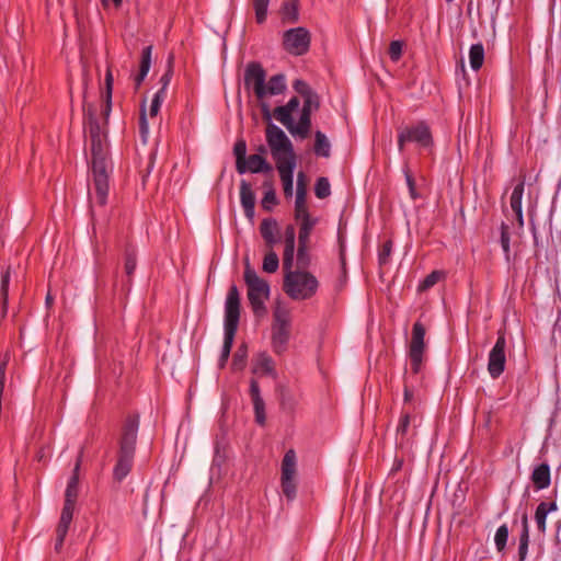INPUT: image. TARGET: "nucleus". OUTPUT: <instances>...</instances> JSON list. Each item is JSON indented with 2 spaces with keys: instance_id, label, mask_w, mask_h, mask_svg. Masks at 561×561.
Returning a JSON list of instances; mask_svg holds the SVG:
<instances>
[{
  "instance_id": "43",
  "label": "nucleus",
  "mask_w": 561,
  "mask_h": 561,
  "mask_svg": "<svg viewBox=\"0 0 561 561\" xmlns=\"http://www.w3.org/2000/svg\"><path fill=\"white\" fill-rule=\"evenodd\" d=\"M270 0H253V7L255 11V19L259 24L265 22L267 18Z\"/></svg>"
},
{
  "instance_id": "64",
  "label": "nucleus",
  "mask_w": 561,
  "mask_h": 561,
  "mask_svg": "<svg viewBox=\"0 0 561 561\" xmlns=\"http://www.w3.org/2000/svg\"><path fill=\"white\" fill-rule=\"evenodd\" d=\"M409 191H410V194H411L412 198L413 199L416 198L415 185L411 186V188H409Z\"/></svg>"
},
{
  "instance_id": "48",
  "label": "nucleus",
  "mask_w": 561,
  "mask_h": 561,
  "mask_svg": "<svg viewBox=\"0 0 561 561\" xmlns=\"http://www.w3.org/2000/svg\"><path fill=\"white\" fill-rule=\"evenodd\" d=\"M403 44L400 41H392L389 46V56L392 61H398L402 55Z\"/></svg>"
},
{
  "instance_id": "22",
  "label": "nucleus",
  "mask_w": 561,
  "mask_h": 561,
  "mask_svg": "<svg viewBox=\"0 0 561 561\" xmlns=\"http://www.w3.org/2000/svg\"><path fill=\"white\" fill-rule=\"evenodd\" d=\"M81 458H82V451L80 453L73 470L72 474L68 480L66 492H65V503L69 504H76L78 494H79V471L81 467Z\"/></svg>"
},
{
  "instance_id": "44",
  "label": "nucleus",
  "mask_w": 561,
  "mask_h": 561,
  "mask_svg": "<svg viewBox=\"0 0 561 561\" xmlns=\"http://www.w3.org/2000/svg\"><path fill=\"white\" fill-rule=\"evenodd\" d=\"M444 277L440 271L431 272L419 285L420 290H426L437 284Z\"/></svg>"
},
{
  "instance_id": "45",
  "label": "nucleus",
  "mask_w": 561,
  "mask_h": 561,
  "mask_svg": "<svg viewBox=\"0 0 561 561\" xmlns=\"http://www.w3.org/2000/svg\"><path fill=\"white\" fill-rule=\"evenodd\" d=\"M500 243L501 248L505 254L506 260H510V253H511V236L508 232V227L502 222L501 225V237H500Z\"/></svg>"
},
{
  "instance_id": "37",
  "label": "nucleus",
  "mask_w": 561,
  "mask_h": 561,
  "mask_svg": "<svg viewBox=\"0 0 561 561\" xmlns=\"http://www.w3.org/2000/svg\"><path fill=\"white\" fill-rule=\"evenodd\" d=\"M137 266V254L133 247H126L124 252V268L128 277H131Z\"/></svg>"
},
{
  "instance_id": "10",
  "label": "nucleus",
  "mask_w": 561,
  "mask_h": 561,
  "mask_svg": "<svg viewBox=\"0 0 561 561\" xmlns=\"http://www.w3.org/2000/svg\"><path fill=\"white\" fill-rule=\"evenodd\" d=\"M310 32L302 26L289 28L283 35L284 49L294 56L305 55L310 48Z\"/></svg>"
},
{
  "instance_id": "63",
  "label": "nucleus",
  "mask_w": 561,
  "mask_h": 561,
  "mask_svg": "<svg viewBox=\"0 0 561 561\" xmlns=\"http://www.w3.org/2000/svg\"><path fill=\"white\" fill-rule=\"evenodd\" d=\"M266 151L267 150H266V147L264 145L259 146V148H257V152L259 153L257 154H262L263 156L264 153H266Z\"/></svg>"
},
{
  "instance_id": "1",
  "label": "nucleus",
  "mask_w": 561,
  "mask_h": 561,
  "mask_svg": "<svg viewBox=\"0 0 561 561\" xmlns=\"http://www.w3.org/2000/svg\"><path fill=\"white\" fill-rule=\"evenodd\" d=\"M265 137L283 183L284 194L289 198L294 193V172L297 165L294 146L285 131L274 123L267 125Z\"/></svg>"
},
{
  "instance_id": "31",
  "label": "nucleus",
  "mask_w": 561,
  "mask_h": 561,
  "mask_svg": "<svg viewBox=\"0 0 561 561\" xmlns=\"http://www.w3.org/2000/svg\"><path fill=\"white\" fill-rule=\"evenodd\" d=\"M75 505L76 504L64 503L56 533H68L73 517Z\"/></svg>"
},
{
  "instance_id": "2",
  "label": "nucleus",
  "mask_w": 561,
  "mask_h": 561,
  "mask_svg": "<svg viewBox=\"0 0 561 561\" xmlns=\"http://www.w3.org/2000/svg\"><path fill=\"white\" fill-rule=\"evenodd\" d=\"M243 81L244 88L253 92L260 102L264 116L271 118L270 106L265 99L282 94L286 90L285 77L283 75H275L266 81V72L262 65L252 61L244 69Z\"/></svg>"
},
{
  "instance_id": "33",
  "label": "nucleus",
  "mask_w": 561,
  "mask_h": 561,
  "mask_svg": "<svg viewBox=\"0 0 561 561\" xmlns=\"http://www.w3.org/2000/svg\"><path fill=\"white\" fill-rule=\"evenodd\" d=\"M314 153L319 157H330L331 145L327 136L322 131L318 130L314 134Z\"/></svg>"
},
{
  "instance_id": "32",
  "label": "nucleus",
  "mask_w": 561,
  "mask_h": 561,
  "mask_svg": "<svg viewBox=\"0 0 561 561\" xmlns=\"http://www.w3.org/2000/svg\"><path fill=\"white\" fill-rule=\"evenodd\" d=\"M300 221L299 231H298V242L309 243L310 234L312 229L318 222L317 218L309 217L304 219H297Z\"/></svg>"
},
{
  "instance_id": "16",
  "label": "nucleus",
  "mask_w": 561,
  "mask_h": 561,
  "mask_svg": "<svg viewBox=\"0 0 561 561\" xmlns=\"http://www.w3.org/2000/svg\"><path fill=\"white\" fill-rule=\"evenodd\" d=\"M302 98L304 105L300 111L297 131L307 133L308 137L311 128V114L320 107V98L313 90Z\"/></svg>"
},
{
  "instance_id": "14",
  "label": "nucleus",
  "mask_w": 561,
  "mask_h": 561,
  "mask_svg": "<svg viewBox=\"0 0 561 561\" xmlns=\"http://www.w3.org/2000/svg\"><path fill=\"white\" fill-rule=\"evenodd\" d=\"M424 337H425V328L420 321H416L413 324L412 339H411L410 351H409L411 368L414 374L420 373L421 367H422L423 354H424V350H425Z\"/></svg>"
},
{
  "instance_id": "60",
  "label": "nucleus",
  "mask_w": 561,
  "mask_h": 561,
  "mask_svg": "<svg viewBox=\"0 0 561 561\" xmlns=\"http://www.w3.org/2000/svg\"><path fill=\"white\" fill-rule=\"evenodd\" d=\"M515 215H516V219H517L518 226L523 227L524 226V214H523V210L515 211Z\"/></svg>"
},
{
  "instance_id": "58",
  "label": "nucleus",
  "mask_w": 561,
  "mask_h": 561,
  "mask_svg": "<svg viewBox=\"0 0 561 561\" xmlns=\"http://www.w3.org/2000/svg\"><path fill=\"white\" fill-rule=\"evenodd\" d=\"M413 398V393L412 391H410L407 387L404 388V393H403V400L405 403L410 402Z\"/></svg>"
},
{
  "instance_id": "53",
  "label": "nucleus",
  "mask_w": 561,
  "mask_h": 561,
  "mask_svg": "<svg viewBox=\"0 0 561 561\" xmlns=\"http://www.w3.org/2000/svg\"><path fill=\"white\" fill-rule=\"evenodd\" d=\"M392 242L387 241L383 243L381 251L379 252V262L380 264H385L387 262L388 256L391 253Z\"/></svg>"
},
{
  "instance_id": "21",
  "label": "nucleus",
  "mask_w": 561,
  "mask_h": 561,
  "mask_svg": "<svg viewBox=\"0 0 561 561\" xmlns=\"http://www.w3.org/2000/svg\"><path fill=\"white\" fill-rule=\"evenodd\" d=\"M260 233L265 241L266 247L274 248L278 243L279 227L276 219L264 218L260 225Z\"/></svg>"
},
{
  "instance_id": "26",
  "label": "nucleus",
  "mask_w": 561,
  "mask_h": 561,
  "mask_svg": "<svg viewBox=\"0 0 561 561\" xmlns=\"http://www.w3.org/2000/svg\"><path fill=\"white\" fill-rule=\"evenodd\" d=\"M557 508L558 507H557L556 502H551V503L541 502L536 507L535 522H536L538 531L540 534L545 535V533H546V522H547L548 514L550 512L557 511Z\"/></svg>"
},
{
  "instance_id": "24",
  "label": "nucleus",
  "mask_w": 561,
  "mask_h": 561,
  "mask_svg": "<svg viewBox=\"0 0 561 561\" xmlns=\"http://www.w3.org/2000/svg\"><path fill=\"white\" fill-rule=\"evenodd\" d=\"M253 373H260L274 379L277 378L275 362L266 352H261L256 355L253 365Z\"/></svg>"
},
{
  "instance_id": "5",
  "label": "nucleus",
  "mask_w": 561,
  "mask_h": 561,
  "mask_svg": "<svg viewBox=\"0 0 561 561\" xmlns=\"http://www.w3.org/2000/svg\"><path fill=\"white\" fill-rule=\"evenodd\" d=\"M283 289L293 300L312 298L319 289L318 278L307 270H295L294 265L284 267Z\"/></svg>"
},
{
  "instance_id": "20",
  "label": "nucleus",
  "mask_w": 561,
  "mask_h": 561,
  "mask_svg": "<svg viewBox=\"0 0 561 561\" xmlns=\"http://www.w3.org/2000/svg\"><path fill=\"white\" fill-rule=\"evenodd\" d=\"M240 203L245 217L250 221H253L255 214V194L245 180H241L240 182Z\"/></svg>"
},
{
  "instance_id": "18",
  "label": "nucleus",
  "mask_w": 561,
  "mask_h": 561,
  "mask_svg": "<svg viewBox=\"0 0 561 561\" xmlns=\"http://www.w3.org/2000/svg\"><path fill=\"white\" fill-rule=\"evenodd\" d=\"M296 249V229L293 225H287L284 230V252H283V266L289 267L295 262Z\"/></svg>"
},
{
  "instance_id": "30",
  "label": "nucleus",
  "mask_w": 561,
  "mask_h": 561,
  "mask_svg": "<svg viewBox=\"0 0 561 561\" xmlns=\"http://www.w3.org/2000/svg\"><path fill=\"white\" fill-rule=\"evenodd\" d=\"M484 61V47L481 43L472 44L469 49V64L472 70L478 71Z\"/></svg>"
},
{
  "instance_id": "34",
  "label": "nucleus",
  "mask_w": 561,
  "mask_h": 561,
  "mask_svg": "<svg viewBox=\"0 0 561 561\" xmlns=\"http://www.w3.org/2000/svg\"><path fill=\"white\" fill-rule=\"evenodd\" d=\"M524 190H525L524 180L519 181V183H517L513 188V192H512L511 198H510V206L514 213L523 210L522 202H523V196H524Z\"/></svg>"
},
{
  "instance_id": "6",
  "label": "nucleus",
  "mask_w": 561,
  "mask_h": 561,
  "mask_svg": "<svg viewBox=\"0 0 561 561\" xmlns=\"http://www.w3.org/2000/svg\"><path fill=\"white\" fill-rule=\"evenodd\" d=\"M244 282L248 287V300L254 316L256 318L264 317L267 312L265 304L271 294L270 284L257 275L249 262H247L244 268Z\"/></svg>"
},
{
  "instance_id": "17",
  "label": "nucleus",
  "mask_w": 561,
  "mask_h": 561,
  "mask_svg": "<svg viewBox=\"0 0 561 561\" xmlns=\"http://www.w3.org/2000/svg\"><path fill=\"white\" fill-rule=\"evenodd\" d=\"M250 396L252 399L255 422L259 425H264L266 421L265 402L261 396L259 382L255 379L250 380Z\"/></svg>"
},
{
  "instance_id": "8",
  "label": "nucleus",
  "mask_w": 561,
  "mask_h": 561,
  "mask_svg": "<svg viewBox=\"0 0 561 561\" xmlns=\"http://www.w3.org/2000/svg\"><path fill=\"white\" fill-rule=\"evenodd\" d=\"M407 144H415L420 148H431L433 146V136L430 126L425 122H419L415 125L403 127L398 133V149L400 152Z\"/></svg>"
},
{
  "instance_id": "42",
  "label": "nucleus",
  "mask_w": 561,
  "mask_h": 561,
  "mask_svg": "<svg viewBox=\"0 0 561 561\" xmlns=\"http://www.w3.org/2000/svg\"><path fill=\"white\" fill-rule=\"evenodd\" d=\"M314 194L318 198L323 199L331 195V185L328 178L321 176L314 184Z\"/></svg>"
},
{
  "instance_id": "19",
  "label": "nucleus",
  "mask_w": 561,
  "mask_h": 561,
  "mask_svg": "<svg viewBox=\"0 0 561 561\" xmlns=\"http://www.w3.org/2000/svg\"><path fill=\"white\" fill-rule=\"evenodd\" d=\"M306 194L305 174L299 172L297 178V191L295 199V219L311 217L306 205Z\"/></svg>"
},
{
  "instance_id": "3",
  "label": "nucleus",
  "mask_w": 561,
  "mask_h": 561,
  "mask_svg": "<svg viewBox=\"0 0 561 561\" xmlns=\"http://www.w3.org/2000/svg\"><path fill=\"white\" fill-rule=\"evenodd\" d=\"M138 428V416H128L123 426L118 457L113 469V477L118 482H122L133 468Z\"/></svg>"
},
{
  "instance_id": "25",
  "label": "nucleus",
  "mask_w": 561,
  "mask_h": 561,
  "mask_svg": "<svg viewBox=\"0 0 561 561\" xmlns=\"http://www.w3.org/2000/svg\"><path fill=\"white\" fill-rule=\"evenodd\" d=\"M536 490H545L551 483L550 467L548 463L536 466L530 477Z\"/></svg>"
},
{
  "instance_id": "39",
  "label": "nucleus",
  "mask_w": 561,
  "mask_h": 561,
  "mask_svg": "<svg viewBox=\"0 0 561 561\" xmlns=\"http://www.w3.org/2000/svg\"><path fill=\"white\" fill-rule=\"evenodd\" d=\"M279 267V259L276 252L272 249L264 255L262 270L266 273H275Z\"/></svg>"
},
{
  "instance_id": "54",
  "label": "nucleus",
  "mask_w": 561,
  "mask_h": 561,
  "mask_svg": "<svg viewBox=\"0 0 561 561\" xmlns=\"http://www.w3.org/2000/svg\"><path fill=\"white\" fill-rule=\"evenodd\" d=\"M284 9L286 11V14H291L293 22H296L298 20L297 8L295 4L285 3Z\"/></svg>"
},
{
  "instance_id": "50",
  "label": "nucleus",
  "mask_w": 561,
  "mask_h": 561,
  "mask_svg": "<svg viewBox=\"0 0 561 561\" xmlns=\"http://www.w3.org/2000/svg\"><path fill=\"white\" fill-rule=\"evenodd\" d=\"M139 129H140V134H141V137H142L144 141H146L147 135H148V131H149V126H148V122H147L145 110H142L141 113H140Z\"/></svg>"
},
{
  "instance_id": "55",
  "label": "nucleus",
  "mask_w": 561,
  "mask_h": 561,
  "mask_svg": "<svg viewBox=\"0 0 561 561\" xmlns=\"http://www.w3.org/2000/svg\"><path fill=\"white\" fill-rule=\"evenodd\" d=\"M67 533H56L55 550L59 551L64 545Z\"/></svg>"
},
{
  "instance_id": "41",
  "label": "nucleus",
  "mask_w": 561,
  "mask_h": 561,
  "mask_svg": "<svg viewBox=\"0 0 561 561\" xmlns=\"http://www.w3.org/2000/svg\"><path fill=\"white\" fill-rule=\"evenodd\" d=\"M113 76L111 70L108 69L106 71L105 76V106L103 108V114L105 118L110 116L111 108H112V92H113Z\"/></svg>"
},
{
  "instance_id": "36",
  "label": "nucleus",
  "mask_w": 561,
  "mask_h": 561,
  "mask_svg": "<svg viewBox=\"0 0 561 561\" xmlns=\"http://www.w3.org/2000/svg\"><path fill=\"white\" fill-rule=\"evenodd\" d=\"M233 154L236 157L237 172L244 171L243 162L247 159V142L244 139H238L233 146Z\"/></svg>"
},
{
  "instance_id": "51",
  "label": "nucleus",
  "mask_w": 561,
  "mask_h": 561,
  "mask_svg": "<svg viewBox=\"0 0 561 561\" xmlns=\"http://www.w3.org/2000/svg\"><path fill=\"white\" fill-rule=\"evenodd\" d=\"M410 426V415L408 413L403 414L399 421L397 433L401 435H405Z\"/></svg>"
},
{
  "instance_id": "15",
  "label": "nucleus",
  "mask_w": 561,
  "mask_h": 561,
  "mask_svg": "<svg viewBox=\"0 0 561 561\" xmlns=\"http://www.w3.org/2000/svg\"><path fill=\"white\" fill-rule=\"evenodd\" d=\"M505 348L506 339L504 334H499L496 342L491 348L488 357V373L493 379H497L505 370Z\"/></svg>"
},
{
  "instance_id": "61",
  "label": "nucleus",
  "mask_w": 561,
  "mask_h": 561,
  "mask_svg": "<svg viewBox=\"0 0 561 561\" xmlns=\"http://www.w3.org/2000/svg\"><path fill=\"white\" fill-rule=\"evenodd\" d=\"M147 76H142V72L139 71L137 77L135 78L136 88H139L142 81L145 80Z\"/></svg>"
},
{
  "instance_id": "56",
  "label": "nucleus",
  "mask_w": 561,
  "mask_h": 561,
  "mask_svg": "<svg viewBox=\"0 0 561 561\" xmlns=\"http://www.w3.org/2000/svg\"><path fill=\"white\" fill-rule=\"evenodd\" d=\"M171 80V70H168L160 79L162 87L161 89H164V93L167 92V87L170 83Z\"/></svg>"
},
{
  "instance_id": "12",
  "label": "nucleus",
  "mask_w": 561,
  "mask_h": 561,
  "mask_svg": "<svg viewBox=\"0 0 561 561\" xmlns=\"http://www.w3.org/2000/svg\"><path fill=\"white\" fill-rule=\"evenodd\" d=\"M299 105V99L297 96H293L285 105L274 108V117L289 131L291 136L306 139L307 133L297 131L299 122L295 123L293 117V113L298 110Z\"/></svg>"
},
{
  "instance_id": "23",
  "label": "nucleus",
  "mask_w": 561,
  "mask_h": 561,
  "mask_svg": "<svg viewBox=\"0 0 561 561\" xmlns=\"http://www.w3.org/2000/svg\"><path fill=\"white\" fill-rule=\"evenodd\" d=\"M244 171L238 172L239 174L244 173H270L273 167L266 161L262 154H251L247 157L243 162Z\"/></svg>"
},
{
  "instance_id": "62",
  "label": "nucleus",
  "mask_w": 561,
  "mask_h": 561,
  "mask_svg": "<svg viewBox=\"0 0 561 561\" xmlns=\"http://www.w3.org/2000/svg\"><path fill=\"white\" fill-rule=\"evenodd\" d=\"M53 302H54V298H53V296L50 295V293H48V294L46 295V298H45V304H46V306L49 308V307L53 305Z\"/></svg>"
},
{
  "instance_id": "9",
  "label": "nucleus",
  "mask_w": 561,
  "mask_h": 561,
  "mask_svg": "<svg viewBox=\"0 0 561 561\" xmlns=\"http://www.w3.org/2000/svg\"><path fill=\"white\" fill-rule=\"evenodd\" d=\"M108 162L107 159L92 160V175L95 195L91 197L92 203L104 206L108 196Z\"/></svg>"
},
{
  "instance_id": "49",
  "label": "nucleus",
  "mask_w": 561,
  "mask_h": 561,
  "mask_svg": "<svg viewBox=\"0 0 561 561\" xmlns=\"http://www.w3.org/2000/svg\"><path fill=\"white\" fill-rule=\"evenodd\" d=\"M293 88L301 96H305L312 91V89L309 87V84L306 81L300 80V79L294 81Z\"/></svg>"
},
{
  "instance_id": "47",
  "label": "nucleus",
  "mask_w": 561,
  "mask_h": 561,
  "mask_svg": "<svg viewBox=\"0 0 561 561\" xmlns=\"http://www.w3.org/2000/svg\"><path fill=\"white\" fill-rule=\"evenodd\" d=\"M151 53H152V47L151 46H147V47H145L142 49L140 67H139V71L142 72V76H147L149 70H150V67H151Z\"/></svg>"
},
{
  "instance_id": "59",
  "label": "nucleus",
  "mask_w": 561,
  "mask_h": 561,
  "mask_svg": "<svg viewBox=\"0 0 561 561\" xmlns=\"http://www.w3.org/2000/svg\"><path fill=\"white\" fill-rule=\"evenodd\" d=\"M404 173H405V181H407L408 187L411 188V186L415 185L414 180L408 171H404Z\"/></svg>"
},
{
  "instance_id": "57",
  "label": "nucleus",
  "mask_w": 561,
  "mask_h": 561,
  "mask_svg": "<svg viewBox=\"0 0 561 561\" xmlns=\"http://www.w3.org/2000/svg\"><path fill=\"white\" fill-rule=\"evenodd\" d=\"M104 7H107L110 3H113L115 8H119L122 5L123 0H101Z\"/></svg>"
},
{
  "instance_id": "35",
  "label": "nucleus",
  "mask_w": 561,
  "mask_h": 561,
  "mask_svg": "<svg viewBox=\"0 0 561 561\" xmlns=\"http://www.w3.org/2000/svg\"><path fill=\"white\" fill-rule=\"evenodd\" d=\"M265 188L264 196L261 201L262 208L265 210H272V208L277 204V197L273 184L271 182L265 181L263 183Z\"/></svg>"
},
{
  "instance_id": "29",
  "label": "nucleus",
  "mask_w": 561,
  "mask_h": 561,
  "mask_svg": "<svg viewBox=\"0 0 561 561\" xmlns=\"http://www.w3.org/2000/svg\"><path fill=\"white\" fill-rule=\"evenodd\" d=\"M298 402H299V399L295 393H293L290 390H288L286 388L280 389L279 404L284 411H286L288 413H294V411L296 410V408L298 405Z\"/></svg>"
},
{
  "instance_id": "7",
  "label": "nucleus",
  "mask_w": 561,
  "mask_h": 561,
  "mask_svg": "<svg viewBox=\"0 0 561 561\" xmlns=\"http://www.w3.org/2000/svg\"><path fill=\"white\" fill-rule=\"evenodd\" d=\"M291 330V312L283 304H276L273 311L272 324V348L275 354L282 355L286 352Z\"/></svg>"
},
{
  "instance_id": "11",
  "label": "nucleus",
  "mask_w": 561,
  "mask_h": 561,
  "mask_svg": "<svg viewBox=\"0 0 561 561\" xmlns=\"http://www.w3.org/2000/svg\"><path fill=\"white\" fill-rule=\"evenodd\" d=\"M85 129L91 141L92 160L107 159V148L104 136L95 113L89 110L87 113Z\"/></svg>"
},
{
  "instance_id": "13",
  "label": "nucleus",
  "mask_w": 561,
  "mask_h": 561,
  "mask_svg": "<svg viewBox=\"0 0 561 561\" xmlns=\"http://www.w3.org/2000/svg\"><path fill=\"white\" fill-rule=\"evenodd\" d=\"M296 453L294 449H289L285 453L282 461V490L288 500H294L296 496Z\"/></svg>"
},
{
  "instance_id": "40",
  "label": "nucleus",
  "mask_w": 561,
  "mask_h": 561,
  "mask_svg": "<svg viewBox=\"0 0 561 561\" xmlns=\"http://www.w3.org/2000/svg\"><path fill=\"white\" fill-rule=\"evenodd\" d=\"M510 536V530L506 524L501 525L494 535V545L497 552H504L506 549L507 540Z\"/></svg>"
},
{
  "instance_id": "52",
  "label": "nucleus",
  "mask_w": 561,
  "mask_h": 561,
  "mask_svg": "<svg viewBox=\"0 0 561 561\" xmlns=\"http://www.w3.org/2000/svg\"><path fill=\"white\" fill-rule=\"evenodd\" d=\"M245 358H247V347L241 346L238 348V351L236 352V354L233 356V364L236 366L237 365L243 366L245 363Z\"/></svg>"
},
{
  "instance_id": "28",
  "label": "nucleus",
  "mask_w": 561,
  "mask_h": 561,
  "mask_svg": "<svg viewBox=\"0 0 561 561\" xmlns=\"http://www.w3.org/2000/svg\"><path fill=\"white\" fill-rule=\"evenodd\" d=\"M311 261L312 259L309 250V243L298 242L295 270L309 268L311 265Z\"/></svg>"
},
{
  "instance_id": "46",
  "label": "nucleus",
  "mask_w": 561,
  "mask_h": 561,
  "mask_svg": "<svg viewBox=\"0 0 561 561\" xmlns=\"http://www.w3.org/2000/svg\"><path fill=\"white\" fill-rule=\"evenodd\" d=\"M164 98H165L164 89H159L154 93V95L151 100L150 108H149V114L151 117H154L158 115L160 107L164 101Z\"/></svg>"
},
{
  "instance_id": "38",
  "label": "nucleus",
  "mask_w": 561,
  "mask_h": 561,
  "mask_svg": "<svg viewBox=\"0 0 561 561\" xmlns=\"http://www.w3.org/2000/svg\"><path fill=\"white\" fill-rule=\"evenodd\" d=\"M9 284H10V270L8 268L1 276V285H0V296L2 299V317H5L7 311H8Z\"/></svg>"
},
{
  "instance_id": "27",
  "label": "nucleus",
  "mask_w": 561,
  "mask_h": 561,
  "mask_svg": "<svg viewBox=\"0 0 561 561\" xmlns=\"http://www.w3.org/2000/svg\"><path fill=\"white\" fill-rule=\"evenodd\" d=\"M522 531L519 535V545H518V558L519 561H525L528 554V546H529V524H528V515L524 513L520 518Z\"/></svg>"
},
{
  "instance_id": "4",
  "label": "nucleus",
  "mask_w": 561,
  "mask_h": 561,
  "mask_svg": "<svg viewBox=\"0 0 561 561\" xmlns=\"http://www.w3.org/2000/svg\"><path fill=\"white\" fill-rule=\"evenodd\" d=\"M240 309V293L237 285L232 284L228 289L225 300L224 344L219 358L220 366H224L230 356L233 340L239 327Z\"/></svg>"
}]
</instances>
